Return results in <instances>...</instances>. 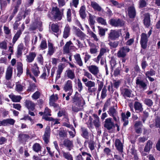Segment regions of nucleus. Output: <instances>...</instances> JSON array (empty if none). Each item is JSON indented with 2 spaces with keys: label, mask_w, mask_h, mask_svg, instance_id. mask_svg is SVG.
Here are the masks:
<instances>
[{
  "label": "nucleus",
  "mask_w": 160,
  "mask_h": 160,
  "mask_svg": "<svg viewBox=\"0 0 160 160\" xmlns=\"http://www.w3.org/2000/svg\"><path fill=\"white\" fill-rule=\"evenodd\" d=\"M71 97L72 102L78 107H82L85 104L84 101L81 94L77 91L75 92L74 95Z\"/></svg>",
  "instance_id": "1"
},
{
  "label": "nucleus",
  "mask_w": 160,
  "mask_h": 160,
  "mask_svg": "<svg viewBox=\"0 0 160 160\" xmlns=\"http://www.w3.org/2000/svg\"><path fill=\"white\" fill-rule=\"evenodd\" d=\"M141 36L140 44L142 49H141L140 52L144 55L145 53L144 49L147 48L148 46V37L147 34L144 33H142Z\"/></svg>",
  "instance_id": "2"
},
{
  "label": "nucleus",
  "mask_w": 160,
  "mask_h": 160,
  "mask_svg": "<svg viewBox=\"0 0 160 160\" xmlns=\"http://www.w3.org/2000/svg\"><path fill=\"white\" fill-rule=\"evenodd\" d=\"M51 14L53 15L51 18L53 21H60L62 18L63 13H61L59 8L57 7L52 8Z\"/></svg>",
  "instance_id": "3"
},
{
  "label": "nucleus",
  "mask_w": 160,
  "mask_h": 160,
  "mask_svg": "<svg viewBox=\"0 0 160 160\" xmlns=\"http://www.w3.org/2000/svg\"><path fill=\"white\" fill-rule=\"evenodd\" d=\"M108 23L112 26L115 27H121L124 24V21L120 18L118 19L112 18L109 20Z\"/></svg>",
  "instance_id": "4"
},
{
  "label": "nucleus",
  "mask_w": 160,
  "mask_h": 160,
  "mask_svg": "<svg viewBox=\"0 0 160 160\" xmlns=\"http://www.w3.org/2000/svg\"><path fill=\"white\" fill-rule=\"evenodd\" d=\"M112 119L111 118H108L106 119L104 122V127L108 130L115 128V124L112 121Z\"/></svg>",
  "instance_id": "5"
},
{
  "label": "nucleus",
  "mask_w": 160,
  "mask_h": 160,
  "mask_svg": "<svg viewBox=\"0 0 160 160\" xmlns=\"http://www.w3.org/2000/svg\"><path fill=\"white\" fill-rule=\"evenodd\" d=\"M25 26L24 22L22 24L20 28H19L18 30L17 31L13 38L12 42L14 44L18 39L20 37L21 35L22 34V32L25 29Z\"/></svg>",
  "instance_id": "6"
},
{
  "label": "nucleus",
  "mask_w": 160,
  "mask_h": 160,
  "mask_svg": "<svg viewBox=\"0 0 160 160\" xmlns=\"http://www.w3.org/2000/svg\"><path fill=\"white\" fill-rule=\"evenodd\" d=\"M120 36V33L117 30H111L108 34V39L109 40H115Z\"/></svg>",
  "instance_id": "7"
},
{
  "label": "nucleus",
  "mask_w": 160,
  "mask_h": 160,
  "mask_svg": "<svg viewBox=\"0 0 160 160\" xmlns=\"http://www.w3.org/2000/svg\"><path fill=\"white\" fill-rule=\"evenodd\" d=\"M50 133L51 129L50 127L47 126L45 128L44 134L42 136L43 139L46 144H48L49 142Z\"/></svg>",
  "instance_id": "8"
},
{
  "label": "nucleus",
  "mask_w": 160,
  "mask_h": 160,
  "mask_svg": "<svg viewBox=\"0 0 160 160\" xmlns=\"http://www.w3.org/2000/svg\"><path fill=\"white\" fill-rule=\"evenodd\" d=\"M146 82L140 79V78L138 77L136 78V84L139 86L140 88H141L143 90H146L147 88V83H148V81L146 79Z\"/></svg>",
  "instance_id": "9"
},
{
  "label": "nucleus",
  "mask_w": 160,
  "mask_h": 160,
  "mask_svg": "<svg viewBox=\"0 0 160 160\" xmlns=\"http://www.w3.org/2000/svg\"><path fill=\"white\" fill-rule=\"evenodd\" d=\"M68 151H71L73 147V142L68 138L65 139L63 142L62 144Z\"/></svg>",
  "instance_id": "10"
},
{
  "label": "nucleus",
  "mask_w": 160,
  "mask_h": 160,
  "mask_svg": "<svg viewBox=\"0 0 160 160\" xmlns=\"http://www.w3.org/2000/svg\"><path fill=\"white\" fill-rule=\"evenodd\" d=\"M151 20L150 15L149 13L147 12L144 14L143 23L144 25L146 28H148L150 25Z\"/></svg>",
  "instance_id": "11"
},
{
  "label": "nucleus",
  "mask_w": 160,
  "mask_h": 160,
  "mask_svg": "<svg viewBox=\"0 0 160 160\" xmlns=\"http://www.w3.org/2000/svg\"><path fill=\"white\" fill-rule=\"evenodd\" d=\"M120 90L121 94L125 98L131 97L132 91L131 89L127 88H120Z\"/></svg>",
  "instance_id": "12"
},
{
  "label": "nucleus",
  "mask_w": 160,
  "mask_h": 160,
  "mask_svg": "<svg viewBox=\"0 0 160 160\" xmlns=\"http://www.w3.org/2000/svg\"><path fill=\"white\" fill-rule=\"evenodd\" d=\"M128 15L131 19H133L136 17V12L135 8L130 6L128 8Z\"/></svg>",
  "instance_id": "13"
},
{
  "label": "nucleus",
  "mask_w": 160,
  "mask_h": 160,
  "mask_svg": "<svg viewBox=\"0 0 160 160\" xmlns=\"http://www.w3.org/2000/svg\"><path fill=\"white\" fill-rule=\"evenodd\" d=\"M29 136L27 134L20 133L18 136L19 142L22 143H25L28 139L30 138Z\"/></svg>",
  "instance_id": "14"
},
{
  "label": "nucleus",
  "mask_w": 160,
  "mask_h": 160,
  "mask_svg": "<svg viewBox=\"0 0 160 160\" xmlns=\"http://www.w3.org/2000/svg\"><path fill=\"white\" fill-rule=\"evenodd\" d=\"M134 107L136 112L139 113L143 110V108L142 104L138 101H135L134 104Z\"/></svg>",
  "instance_id": "15"
},
{
  "label": "nucleus",
  "mask_w": 160,
  "mask_h": 160,
  "mask_svg": "<svg viewBox=\"0 0 160 160\" xmlns=\"http://www.w3.org/2000/svg\"><path fill=\"white\" fill-rule=\"evenodd\" d=\"M81 136L83 138L87 140L89 139V133L87 128L82 127L81 128Z\"/></svg>",
  "instance_id": "16"
},
{
  "label": "nucleus",
  "mask_w": 160,
  "mask_h": 160,
  "mask_svg": "<svg viewBox=\"0 0 160 160\" xmlns=\"http://www.w3.org/2000/svg\"><path fill=\"white\" fill-rule=\"evenodd\" d=\"M89 71L94 75L98 74L99 70L98 67L94 65H92L88 67Z\"/></svg>",
  "instance_id": "17"
},
{
  "label": "nucleus",
  "mask_w": 160,
  "mask_h": 160,
  "mask_svg": "<svg viewBox=\"0 0 160 160\" xmlns=\"http://www.w3.org/2000/svg\"><path fill=\"white\" fill-rule=\"evenodd\" d=\"M63 90L67 92L69 91H73L72 81L70 80H68L65 84L63 87Z\"/></svg>",
  "instance_id": "18"
},
{
  "label": "nucleus",
  "mask_w": 160,
  "mask_h": 160,
  "mask_svg": "<svg viewBox=\"0 0 160 160\" xmlns=\"http://www.w3.org/2000/svg\"><path fill=\"white\" fill-rule=\"evenodd\" d=\"M96 17L95 16L92 15L91 13L89 14L88 22L91 28L93 29H95L94 25L95 21L94 19Z\"/></svg>",
  "instance_id": "19"
},
{
  "label": "nucleus",
  "mask_w": 160,
  "mask_h": 160,
  "mask_svg": "<svg viewBox=\"0 0 160 160\" xmlns=\"http://www.w3.org/2000/svg\"><path fill=\"white\" fill-rule=\"evenodd\" d=\"M115 146L117 150L120 152H123V146L119 139H117L115 140Z\"/></svg>",
  "instance_id": "20"
},
{
  "label": "nucleus",
  "mask_w": 160,
  "mask_h": 160,
  "mask_svg": "<svg viewBox=\"0 0 160 160\" xmlns=\"http://www.w3.org/2000/svg\"><path fill=\"white\" fill-rule=\"evenodd\" d=\"M36 53L35 52H30L28 55L26 56V61L29 62H32L36 56Z\"/></svg>",
  "instance_id": "21"
},
{
  "label": "nucleus",
  "mask_w": 160,
  "mask_h": 160,
  "mask_svg": "<svg viewBox=\"0 0 160 160\" xmlns=\"http://www.w3.org/2000/svg\"><path fill=\"white\" fill-rule=\"evenodd\" d=\"M13 68L9 66L7 68L5 78L7 80H10L12 78V74Z\"/></svg>",
  "instance_id": "22"
},
{
  "label": "nucleus",
  "mask_w": 160,
  "mask_h": 160,
  "mask_svg": "<svg viewBox=\"0 0 160 160\" xmlns=\"http://www.w3.org/2000/svg\"><path fill=\"white\" fill-rule=\"evenodd\" d=\"M2 121L3 126H7L8 125V124L13 125L15 122V121L12 118H8L3 119Z\"/></svg>",
  "instance_id": "23"
},
{
  "label": "nucleus",
  "mask_w": 160,
  "mask_h": 160,
  "mask_svg": "<svg viewBox=\"0 0 160 160\" xmlns=\"http://www.w3.org/2000/svg\"><path fill=\"white\" fill-rule=\"evenodd\" d=\"M86 7L85 5H82L81 6L79 11V13L80 17L82 19H84L86 17V14L85 12Z\"/></svg>",
  "instance_id": "24"
},
{
  "label": "nucleus",
  "mask_w": 160,
  "mask_h": 160,
  "mask_svg": "<svg viewBox=\"0 0 160 160\" xmlns=\"http://www.w3.org/2000/svg\"><path fill=\"white\" fill-rule=\"evenodd\" d=\"M39 68L37 63L34 64L33 68H32V71L34 75L36 77H37L40 73Z\"/></svg>",
  "instance_id": "25"
},
{
  "label": "nucleus",
  "mask_w": 160,
  "mask_h": 160,
  "mask_svg": "<svg viewBox=\"0 0 160 160\" xmlns=\"http://www.w3.org/2000/svg\"><path fill=\"white\" fill-rule=\"evenodd\" d=\"M70 29L68 25H67L64 29L63 37L66 39L68 38L70 34Z\"/></svg>",
  "instance_id": "26"
},
{
  "label": "nucleus",
  "mask_w": 160,
  "mask_h": 160,
  "mask_svg": "<svg viewBox=\"0 0 160 160\" xmlns=\"http://www.w3.org/2000/svg\"><path fill=\"white\" fill-rule=\"evenodd\" d=\"M25 106L28 109L33 111L35 109V104L32 101L26 100L25 102Z\"/></svg>",
  "instance_id": "27"
},
{
  "label": "nucleus",
  "mask_w": 160,
  "mask_h": 160,
  "mask_svg": "<svg viewBox=\"0 0 160 160\" xmlns=\"http://www.w3.org/2000/svg\"><path fill=\"white\" fill-rule=\"evenodd\" d=\"M62 65H59L58 67V69L57 71V75L56 77V81L58 80L61 78V75L64 69Z\"/></svg>",
  "instance_id": "28"
},
{
  "label": "nucleus",
  "mask_w": 160,
  "mask_h": 160,
  "mask_svg": "<svg viewBox=\"0 0 160 160\" xmlns=\"http://www.w3.org/2000/svg\"><path fill=\"white\" fill-rule=\"evenodd\" d=\"M18 71L17 76L20 77L23 72V64L21 62L18 63L17 66Z\"/></svg>",
  "instance_id": "29"
},
{
  "label": "nucleus",
  "mask_w": 160,
  "mask_h": 160,
  "mask_svg": "<svg viewBox=\"0 0 160 160\" xmlns=\"http://www.w3.org/2000/svg\"><path fill=\"white\" fill-rule=\"evenodd\" d=\"M91 6L95 11L100 12L102 10V8L98 3L95 2H92Z\"/></svg>",
  "instance_id": "30"
},
{
  "label": "nucleus",
  "mask_w": 160,
  "mask_h": 160,
  "mask_svg": "<svg viewBox=\"0 0 160 160\" xmlns=\"http://www.w3.org/2000/svg\"><path fill=\"white\" fill-rule=\"evenodd\" d=\"M152 144L153 143L151 140H148L144 148V151L146 152H149L152 148Z\"/></svg>",
  "instance_id": "31"
},
{
  "label": "nucleus",
  "mask_w": 160,
  "mask_h": 160,
  "mask_svg": "<svg viewBox=\"0 0 160 160\" xmlns=\"http://www.w3.org/2000/svg\"><path fill=\"white\" fill-rule=\"evenodd\" d=\"M72 43L71 41L67 42L63 48V53H69L70 52L69 47Z\"/></svg>",
  "instance_id": "32"
},
{
  "label": "nucleus",
  "mask_w": 160,
  "mask_h": 160,
  "mask_svg": "<svg viewBox=\"0 0 160 160\" xmlns=\"http://www.w3.org/2000/svg\"><path fill=\"white\" fill-rule=\"evenodd\" d=\"M93 116L94 119L93 122L94 125L96 128H98L100 126L99 118L97 114H93Z\"/></svg>",
  "instance_id": "33"
},
{
  "label": "nucleus",
  "mask_w": 160,
  "mask_h": 160,
  "mask_svg": "<svg viewBox=\"0 0 160 160\" xmlns=\"http://www.w3.org/2000/svg\"><path fill=\"white\" fill-rule=\"evenodd\" d=\"M74 58L77 64L79 66L81 67L82 66L83 62L80 54H77L76 55H74Z\"/></svg>",
  "instance_id": "34"
},
{
  "label": "nucleus",
  "mask_w": 160,
  "mask_h": 160,
  "mask_svg": "<svg viewBox=\"0 0 160 160\" xmlns=\"http://www.w3.org/2000/svg\"><path fill=\"white\" fill-rule=\"evenodd\" d=\"M66 72L67 76L68 78L72 80L75 78L74 72L72 71L71 70H68L66 71Z\"/></svg>",
  "instance_id": "35"
},
{
  "label": "nucleus",
  "mask_w": 160,
  "mask_h": 160,
  "mask_svg": "<svg viewBox=\"0 0 160 160\" xmlns=\"http://www.w3.org/2000/svg\"><path fill=\"white\" fill-rule=\"evenodd\" d=\"M37 86L34 83H30L27 91L28 92H33L36 89Z\"/></svg>",
  "instance_id": "36"
},
{
  "label": "nucleus",
  "mask_w": 160,
  "mask_h": 160,
  "mask_svg": "<svg viewBox=\"0 0 160 160\" xmlns=\"http://www.w3.org/2000/svg\"><path fill=\"white\" fill-rule=\"evenodd\" d=\"M98 33L100 37L104 36L105 35L106 31L108 30L107 28H103L100 26H98Z\"/></svg>",
  "instance_id": "37"
},
{
  "label": "nucleus",
  "mask_w": 160,
  "mask_h": 160,
  "mask_svg": "<svg viewBox=\"0 0 160 160\" xmlns=\"http://www.w3.org/2000/svg\"><path fill=\"white\" fill-rule=\"evenodd\" d=\"M143 102L145 104L149 107H152L153 103L152 100L148 98H145Z\"/></svg>",
  "instance_id": "38"
},
{
  "label": "nucleus",
  "mask_w": 160,
  "mask_h": 160,
  "mask_svg": "<svg viewBox=\"0 0 160 160\" xmlns=\"http://www.w3.org/2000/svg\"><path fill=\"white\" fill-rule=\"evenodd\" d=\"M59 27L57 23H52L51 25V29L52 32L57 33L59 31Z\"/></svg>",
  "instance_id": "39"
},
{
  "label": "nucleus",
  "mask_w": 160,
  "mask_h": 160,
  "mask_svg": "<svg viewBox=\"0 0 160 160\" xmlns=\"http://www.w3.org/2000/svg\"><path fill=\"white\" fill-rule=\"evenodd\" d=\"M33 150L35 152H38L41 150V147L40 144L38 143H35L32 146Z\"/></svg>",
  "instance_id": "40"
},
{
  "label": "nucleus",
  "mask_w": 160,
  "mask_h": 160,
  "mask_svg": "<svg viewBox=\"0 0 160 160\" xmlns=\"http://www.w3.org/2000/svg\"><path fill=\"white\" fill-rule=\"evenodd\" d=\"M10 98L13 102H19L22 99L20 96L12 95Z\"/></svg>",
  "instance_id": "41"
},
{
  "label": "nucleus",
  "mask_w": 160,
  "mask_h": 160,
  "mask_svg": "<svg viewBox=\"0 0 160 160\" xmlns=\"http://www.w3.org/2000/svg\"><path fill=\"white\" fill-rule=\"evenodd\" d=\"M108 114L111 116H114L117 113V111L114 108V106L111 107L108 112Z\"/></svg>",
  "instance_id": "42"
},
{
  "label": "nucleus",
  "mask_w": 160,
  "mask_h": 160,
  "mask_svg": "<svg viewBox=\"0 0 160 160\" xmlns=\"http://www.w3.org/2000/svg\"><path fill=\"white\" fill-rule=\"evenodd\" d=\"M96 20L98 22L102 25L106 26L107 25L106 20L101 17H98Z\"/></svg>",
  "instance_id": "43"
},
{
  "label": "nucleus",
  "mask_w": 160,
  "mask_h": 160,
  "mask_svg": "<svg viewBox=\"0 0 160 160\" xmlns=\"http://www.w3.org/2000/svg\"><path fill=\"white\" fill-rule=\"evenodd\" d=\"M149 116V113L148 112H147L146 110L143 111L142 117V120L143 123H145V121L148 117Z\"/></svg>",
  "instance_id": "44"
},
{
  "label": "nucleus",
  "mask_w": 160,
  "mask_h": 160,
  "mask_svg": "<svg viewBox=\"0 0 160 160\" xmlns=\"http://www.w3.org/2000/svg\"><path fill=\"white\" fill-rule=\"evenodd\" d=\"M156 74L155 71L152 68H150V70L146 72L145 73L146 77L154 76Z\"/></svg>",
  "instance_id": "45"
},
{
  "label": "nucleus",
  "mask_w": 160,
  "mask_h": 160,
  "mask_svg": "<svg viewBox=\"0 0 160 160\" xmlns=\"http://www.w3.org/2000/svg\"><path fill=\"white\" fill-rule=\"evenodd\" d=\"M63 157L67 160H73L72 155L69 152H65L63 153Z\"/></svg>",
  "instance_id": "46"
},
{
  "label": "nucleus",
  "mask_w": 160,
  "mask_h": 160,
  "mask_svg": "<svg viewBox=\"0 0 160 160\" xmlns=\"http://www.w3.org/2000/svg\"><path fill=\"white\" fill-rule=\"evenodd\" d=\"M110 62L111 65V71L112 72L113 68L116 64V60L113 57L111 58Z\"/></svg>",
  "instance_id": "47"
},
{
  "label": "nucleus",
  "mask_w": 160,
  "mask_h": 160,
  "mask_svg": "<svg viewBox=\"0 0 160 160\" xmlns=\"http://www.w3.org/2000/svg\"><path fill=\"white\" fill-rule=\"evenodd\" d=\"M126 55V52L121 48L117 53V56L119 58H124Z\"/></svg>",
  "instance_id": "48"
},
{
  "label": "nucleus",
  "mask_w": 160,
  "mask_h": 160,
  "mask_svg": "<svg viewBox=\"0 0 160 160\" xmlns=\"http://www.w3.org/2000/svg\"><path fill=\"white\" fill-rule=\"evenodd\" d=\"M154 124L155 127L160 128V117L158 116L155 119Z\"/></svg>",
  "instance_id": "49"
},
{
  "label": "nucleus",
  "mask_w": 160,
  "mask_h": 160,
  "mask_svg": "<svg viewBox=\"0 0 160 160\" xmlns=\"http://www.w3.org/2000/svg\"><path fill=\"white\" fill-rule=\"evenodd\" d=\"M35 22L37 26L38 29L41 32L42 30V22L40 21H35Z\"/></svg>",
  "instance_id": "50"
},
{
  "label": "nucleus",
  "mask_w": 160,
  "mask_h": 160,
  "mask_svg": "<svg viewBox=\"0 0 160 160\" xmlns=\"http://www.w3.org/2000/svg\"><path fill=\"white\" fill-rule=\"evenodd\" d=\"M85 84L88 88L95 87V82L91 81H88L86 83H85Z\"/></svg>",
  "instance_id": "51"
},
{
  "label": "nucleus",
  "mask_w": 160,
  "mask_h": 160,
  "mask_svg": "<svg viewBox=\"0 0 160 160\" xmlns=\"http://www.w3.org/2000/svg\"><path fill=\"white\" fill-rule=\"evenodd\" d=\"M147 0H140L139 2V7L142 8L146 6Z\"/></svg>",
  "instance_id": "52"
},
{
  "label": "nucleus",
  "mask_w": 160,
  "mask_h": 160,
  "mask_svg": "<svg viewBox=\"0 0 160 160\" xmlns=\"http://www.w3.org/2000/svg\"><path fill=\"white\" fill-rule=\"evenodd\" d=\"M67 20L68 22H71L72 21L71 10L69 8L68 9L67 12Z\"/></svg>",
  "instance_id": "53"
},
{
  "label": "nucleus",
  "mask_w": 160,
  "mask_h": 160,
  "mask_svg": "<svg viewBox=\"0 0 160 160\" xmlns=\"http://www.w3.org/2000/svg\"><path fill=\"white\" fill-rule=\"evenodd\" d=\"M107 89L105 86H104L102 89L101 97L102 99L104 98L107 96V94L106 92Z\"/></svg>",
  "instance_id": "54"
},
{
  "label": "nucleus",
  "mask_w": 160,
  "mask_h": 160,
  "mask_svg": "<svg viewBox=\"0 0 160 160\" xmlns=\"http://www.w3.org/2000/svg\"><path fill=\"white\" fill-rule=\"evenodd\" d=\"M110 2L114 6L118 8H120L122 7V5L119 3L117 1L115 0H110Z\"/></svg>",
  "instance_id": "55"
},
{
  "label": "nucleus",
  "mask_w": 160,
  "mask_h": 160,
  "mask_svg": "<svg viewBox=\"0 0 160 160\" xmlns=\"http://www.w3.org/2000/svg\"><path fill=\"white\" fill-rule=\"evenodd\" d=\"M40 95V92L38 91H37L32 94V98L33 99L37 100L39 98Z\"/></svg>",
  "instance_id": "56"
},
{
  "label": "nucleus",
  "mask_w": 160,
  "mask_h": 160,
  "mask_svg": "<svg viewBox=\"0 0 160 160\" xmlns=\"http://www.w3.org/2000/svg\"><path fill=\"white\" fill-rule=\"evenodd\" d=\"M107 51H108L109 50L108 49V48L106 47L104 48H101L100 50V52L99 55H100L101 57H102V56L104 55V53L107 52Z\"/></svg>",
  "instance_id": "57"
},
{
  "label": "nucleus",
  "mask_w": 160,
  "mask_h": 160,
  "mask_svg": "<svg viewBox=\"0 0 160 160\" xmlns=\"http://www.w3.org/2000/svg\"><path fill=\"white\" fill-rule=\"evenodd\" d=\"M110 104V99H108L104 103V107L102 109L103 112H105L107 109L108 107Z\"/></svg>",
  "instance_id": "58"
},
{
  "label": "nucleus",
  "mask_w": 160,
  "mask_h": 160,
  "mask_svg": "<svg viewBox=\"0 0 160 160\" xmlns=\"http://www.w3.org/2000/svg\"><path fill=\"white\" fill-rule=\"evenodd\" d=\"M16 90L18 92H20L23 90V86L19 82L16 84Z\"/></svg>",
  "instance_id": "59"
},
{
  "label": "nucleus",
  "mask_w": 160,
  "mask_h": 160,
  "mask_svg": "<svg viewBox=\"0 0 160 160\" xmlns=\"http://www.w3.org/2000/svg\"><path fill=\"white\" fill-rule=\"evenodd\" d=\"M59 135L60 137L64 138L67 137V133L64 130H62L59 131Z\"/></svg>",
  "instance_id": "60"
},
{
  "label": "nucleus",
  "mask_w": 160,
  "mask_h": 160,
  "mask_svg": "<svg viewBox=\"0 0 160 160\" xmlns=\"http://www.w3.org/2000/svg\"><path fill=\"white\" fill-rule=\"evenodd\" d=\"M77 85L78 87V91L80 92L83 89L82 84L79 79H78Z\"/></svg>",
  "instance_id": "61"
},
{
  "label": "nucleus",
  "mask_w": 160,
  "mask_h": 160,
  "mask_svg": "<svg viewBox=\"0 0 160 160\" xmlns=\"http://www.w3.org/2000/svg\"><path fill=\"white\" fill-rule=\"evenodd\" d=\"M47 47L46 41L43 40L42 41L40 44V48L42 50L45 49Z\"/></svg>",
  "instance_id": "62"
},
{
  "label": "nucleus",
  "mask_w": 160,
  "mask_h": 160,
  "mask_svg": "<svg viewBox=\"0 0 160 160\" xmlns=\"http://www.w3.org/2000/svg\"><path fill=\"white\" fill-rule=\"evenodd\" d=\"M76 35L78 37L81 38H84L85 36V34L79 29L77 30Z\"/></svg>",
  "instance_id": "63"
},
{
  "label": "nucleus",
  "mask_w": 160,
  "mask_h": 160,
  "mask_svg": "<svg viewBox=\"0 0 160 160\" xmlns=\"http://www.w3.org/2000/svg\"><path fill=\"white\" fill-rule=\"evenodd\" d=\"M23 16L22 12H19L16 17V20L15 21L20 22L22 20Z\"/></svg>",
  "instance_id": "64"
}]
</instances>
